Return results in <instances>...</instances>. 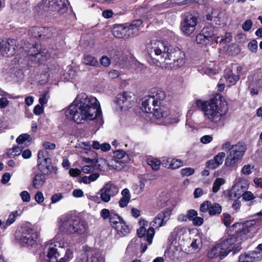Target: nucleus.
Listing matches in <instances>:
<instances>
[{"instance_id":"nucleus-1","label":"nucleus","mask_w":262,"mask_h":262,"mask_svg":"<svg viewBox=\"0 0 262 262\" xmlns=\"http://www.w3.org/2000/svg\"><path fill=\"white\" fill-rule=\"evenodd\" d=\"M67 117L77 124L84 123L85 121L95 119L99 124L103 123L102 112L98 100L85 93L78 94L67 109Z\"/></svg>"},{"instance_id":"nucleus-2","label":"nucleus","mask_w":262,"mask_h":262,"mask_svg":"<svg viewBox=\"0 0 262 262\" xmlns=\"http://www.w3.org/2000/svg\"><path fill=\"white\" fill-rule=\"evenodd\" d=\"M249 231L247 225L239 223L234 224L227 231L228 237L209 251L208 257L213 258L219 256L222 259L232 251L233 254L238 252L242 248L240 244Z\"/></svg>"},{"instance_id":"nucleus-3","label":"nucleus","mask_w":262,"mask_h":262,"mask_svg":"<svg viewBox=\"0 0 262 262\" xmlns=\"http://www.w3.org/2000/svg\"><path fill=\"white\" fill-rule=\"evenodd\" d=\"M195 103L208 122L204 123L202 126L210 128L211 125H217L225 120L228 112L226 102H219L217 99H212L207 101L197 100Z\"/></svg>"},{"instance_id":"nucleus-4","label":"nucleus","mask_w":262,"mask_h":262,"mask_svg":"<svg viewBox=\"0 0 262 262\" xmlns=\"http://www.w3.org/2000/svg\"><path fill=\"white\" fill-rule=\"evenodd\" d=\"M169 47L166 46L161 40H154L146 45V50L150 56L149 62L157 67H161V63L166 61L168 57L167 52Z\"/></svg>"},{"instance_id":"nucleus-5","label":"nucleus","mask_w":262,"mask_h":262,"mask_svg":"<svg viewBox=\"0 0 262 262\" xmlns=\"http://www.w3.org/2000/svg\"><path fill=\"white\" fill-rule=\"evenodd\" d=\"M59 230L67 234H84L86 232L87 226L83 222L76 220L75 216L64 214L59 219Z\"/></svg>"},{"instance_id":"nucleus-6","label":"nucleus","mask_w":262,"mask_h":262,"mask_svg":"<svg viewBox=\"0 0 262 262\" xmlns=\"http://www.w3.org/2000/svg\"><path fill=\"white\" fill-rule=\"evenodd\" d=\"M222 149L228 150L227 156L225 160V164L228 167H234L238 161L242 159L246 149V145L238 142L232 145L229 141H226L222 145Z\"/></svg>"},{"instance_id":"nucleus-7","label":"nucleus","mask_w":262,"mask_h":262,"mask_svg":"<svg viewBox=\"0 0 262 262\" xmlns=\"http://www.w3.org/2000/svg\"><path fill=\"white\" fill-rule=\"evenodd\" d=\"M165 92L160 89L154 88L150 90L149 94L142 99L141 109L147 113H153L154 110L159 105L165 98Z\"/></svg>"},{"instance_id":"nucleus-8","label":"nucleus","mask_w":262,"mask_h":262,"mask_svg":"<svg viewBox=\"0 0 262 262\" xmlns=\"http://www.w3.org/2000/svg\"><path fill=\"white\" fill-rule=\"evenodd\" d=\"M67 246L68 243L63 241L62 234H57L45 247V253L47 254L48 261L58 262L60 251L58 250L57 248H67Z\"/></svg>"},{"instance_id":"nucleus-9","label":"nucleus","mask_w":262,"mask_h":262,"mask_svg":"<svg viewBox=\"0 0 262 262\" xmlns=\"http://www.w3.org/2000/svg\"><path fill=\"white\" fill-rule=\"evenodd\" d=\"M171 215V210L169 209H165L163 211L158 213L155 217L154 221L150 223L151 227L147 230V235L146 241L149 245H151L152 242L153 237L155 235V228H159L164 226L170 219Z\"/></svg>"},{"instance_id":"nucleus-10","label":"nucleus","mask_w":262,"mask_h":262,"mask_svg":"<svg viewBox=\"0 0 262 262\" xmlns=\"http://www.w3.org/2000/svg\"><path fill=\"white\" fill-rule=\"evenodd\" d=\"M20 233L19 238L20 244L28 248H32L37 245L39 233L31 229L28 224L21 226L19 229Z\"/></svg>"},{"instance_id":"nucleus-11","label":"nucleus","mask_w":262,"mask_h":262,"mask_svg":"<svg viewBox=\"0 0 262 262\" xmlns=\"http://www.w3.org/2000/svg\"><path fill=\"white\" fill-rule=\"evenodd\" d=\"M21 48L27 53L28 56L35 58V60L38 62L43 61L51 56V54L46 49H41L40 46L38 44L31 45L27 42L24 46H21Z\"/></svg>"},{"instance_id":"nucleus-12","label":"nucleus","mask_w":262,"mask_h":262,"mask_svg":"<svg viewBox=\"0 0 262 262\" xmlns=\"http://www.w3.org/2000/svg\"><path fill=\"white\" fill-rule=\"evenodd\" d=\"M38 167L43 175L56 172L57 169L52 164L51 159L48 157V151L40 150L38 153Z\"/></svg>"},{"instance_id":"nucleus-13","label":"nucleus","mask_w":262,"mask_h":262,"mask_svg":"<svg viewBox=\"0 0 262 262\" xmlns=\"http://www.w3.org/2000/svg\"><path fill=\"white\" fill-rule=\"evenodd\" d=\"M217 35V29L213 26H206L196 36L195 40L198 44L202 45H211L214 42V37H216Z\"/></svg>"},{"instance_id":"nucleus-14","label":"nucleus","mask_w":262,"mask_h":262,"mask_svg":"<svg viewBox=\"0 0 262 262\" xmlns=\"http://www.w3.org/2000/svg\"><path fill=\"white\" fill-rule=\"evenodd\" d=\"M217 35V29L213 26H206L196 36L195 40L198 44L202 45H211L214 42V37H216Z\"/></svg>"},{"instance_id":"nucleus-15","label":"nucleus","mask_w":262,"mask_h":262,"mask_svg":"<svg viewBox=\"0 0 262 262\" xmlns=\"http://www.w3.org/2000/svg\"><path fill=\"white\" fill-rule=\"evenodd\" d=\"M198 23V17L191 13H187L181 23V30L187 36L190 35L195 30Z\"/></svg>"},{"instance_id":"nucleus-16","label":"nucleus","mask_w":262,"mask_h":262,"mask_svg":"<svg viewBox=\"0 0 262 262\" xmlns=\"http://www.w3.org/2000/svg\"><path fill=\"white\" fill-rule=\"evenodd\" d=\"M152 113L155 119L165 125L172 123L176 120L169 109L161 104L157 106Z\"/></svg>"},{"instance_id":"nucleus-17","label":"nucleus","mask_w":262,"mask_h":262,"mask_svg":"<svg viewBox=\"0 0 262 262\" xmlns=\"http://www.w3.org/2000/svg\"><path fill=\"white\" fill-rule=\"evenodd\" d=\"M249 183L247 180L242 178H237L235 180V184L232 186L229 197L231 200L239 199L242 194L248 188Z\"/></svg>"},{"instance_id":"nucleus-18","label":"nucleus","mask_w":262,"mask_h":262,"mask_svg":"<svg viewBox=\"0 0 262 262\" xmlns=\"http://www.w3.org/2000/svg\"><path fill=\"white\" fill-rule=\"evenodd\" d=\"M43 9L45 11H57L64 13L69 5L68 0H43Z\"/></svg>"},{"instance_id":"nucleus-19","label":"nucleus","mask_w":262,"mask_h":262,"mask_svg":"<svg viewBox=\"0 0 262 262\" xmlns=\"http://www.w3.org/2000/svg\"><path fill=\"white\" fill-rule=\"evenodd\" d=\"M119 192V188L112 182L104 184L100 190L99 194L100 199L104 203H108L112 197L116 196Z\"/></svg>"},{"instance_id":"nucleus-20","label":"nucleus","mask_w":262,"mask_h":262,"mask_svg":"<svg viewBox=\"0 0 262 262\" xmlns=\"http://www.w3.org/2000/svg\"><path fill=\"white\" fill-rule=\"evenodd\" d=\"M167 53L168 57L166 58V60H173L174 67L177 68L181 67L185 63V53L179 48L169 47Z\"/></svg>"},{"instance_id":"nucleus-21","label":"nucleus","mask_w":262,"mask_h":262,"mask_svg":"<svg viewBox=\"0 0 262 262\" xmlns=\"http://www.w3.org/2000/svg\"><path fill=\"white\" fill-rule=\"evenodd\" d=\"M84 250L85 253L82 257L77 258L76 262H104V257L91 248L85 246Z\"/></svg>"},{"instance_id":"nucleus-22","label":"nucleus","mask_w":262,"mask_h":262,"mask_svg":"<svg viewBox=\"0 0 262 262\" xmlns=\"http://www.w3.org/2000/svg\"><path fill=\"white\" fill-rule=\"evenodd\" d=\"M16 40L9 38L7 41H0V54L8 57L12 56L15 53Z\"/></svg>"},{"instance_id":"nucleus-23","label":"nucleus","mask_w":262,"mask_h":262,"mask_svg":"<svg viewBox=\"0 0 262 262\" xmlns=\"http://www.w3.org/2000/svg\"><path fill=\"white\" fill-rule=\"evenodd\" d=\"M114 154L115 159L111 161L112 165L114 168L120 170L128 162V156L122 150H116Z\"/></svg>"},{"instance_id":"nucleus-24","label":"nucleus","mask_w":262,"mask_h":262,"mask_svg":"<svg viewBox=\"0 0 262 262\" xmlns=\"http://www.w3.org/2000/svg\"><path fill=\"white\" fill-rule=\"evenodd\" d=\"M115 102L121 110H125L132 106L133 100L127 93H123L117 96Z\"/></svg>"},{"instance_id":"nucleus-25","label":"nucleus","mask_w":262,"mask_h":262,"mask_svg":"<svg viewBox=\"0 0 262 262\" xmlns=\"http://www.w3.org/2000/svg\"><path fill=\"white\" fill-rule=\"evenodd\" d=\"M149 245L141 241V239L138 238H134L131 240L126 248L128 252L135 253L137 252L139 246L141 248V252L144 253L147 248V245Z\"/></svg>"},{"instance_id":"nucleus-26","label":"nucleus","mask_w":262,"mask_h":262,"mask_svg":"<svg viewBox=\"0 0 262 262\" xmlns=\"http://www.w3.org/2000/svg\"><path fill=\"white\" fill-rule=\"evenodd\" d=\"M249 89L252 95L258 93V88H262V74H257L253 77H249Z\"/></svg>"},{"instance_id":"nucleus-27","label":"nucleus","mask_w":262,"mask_h":262,"mask_svg":"<svg viewBox=\"0 0 262 262\" xmlns=\"http://www.w3.org/2000/svg\"><path fill=\"white\" fill-rule=\"evenodd\" d=\"M29 34L34 38H40L42 36L49 38L52 36L51 30L43 27H33L29 30Z\"/></svg>"},{"instance_id":"nucleus-28","label":"nucleus","mask_w":262,"mask_h":262,"mask_svg":"<svg viewBox=\"0 0 262 262\" xmlns=\"http://www.w3.org/2000/svg\"><path fill=\"white\" fill-rule=\"evenodd\" d=\"M112 33L115 37L119 38L131 37L127 27L123 25H115L113 27Z\"/></svg>"},{"instance_id":"nucleus-29","label":"nucleus","mask_w":262,"mask_h":262,"mask_svg":"<svg viewBox=\"0 0 262 262\" xmlns=\"http://www.w3.org/2000/svg\"><path fill=\"white\" fill-rule=\"evenodd\" d=\"M225 155V153L223 151L218 153L213 159L207 161L206 163L207 167L210 169H214L221 165L223 162Z\"/></svg>"},{"instance_id":"nucleus-30","label":"nucleus","mask_w":262,"mask_h":262,"mask_svg":"<svg viewBox=\"0 0 262 262\" xmlns=\"http://www.w3.org/2000/svg\"><path fill=\"white\" fill-rule=\"evenodd\" d=\"M185 0H170L167 1L165 3L156 5L153 7L151 11L153 12H156L158 10H161L163 9L167 8L173 6L174 5H184Z\"/></svg>"},{"instance_id":"nucleus-31","label":"nucleus","mask_w":262,"mask_h":262,"mask_svg":"<svg viewBox=\"0 0 262 262\" xmlns=\"http://www.w3.org/2000/svg\"><path fill=\"white\" fill-rule=\"evenodd\" d=\"M142 24L141 19H137L132 21V24L127 27L131 37H134L139 34V27Z\"/></svg>"},{"instance_id":"nucleus-32","label":"nucleus","mask_w":262,"mask_h":262,"mask_svg":"<svg viewBox=\"0 0 262 262\" xmlns=\"http://www.w3.org/2000/svg\"><path fill=\"white\" fill-rule=\"evenodd\" d=\"M140 223L142 226L137 230V233L139 237L138 238L141 239V241L143 242H147V241L145 240L146 238L147 231L145 227V226L147 225V222L144 220H142L140 221Z\"/></svg>"},{"instance_id":"nucleus-33","label":"nucleus","mask_w":262,"mask_h":262,"mask_svg":"<svg viewBox=\"0 0 262 262\" xmlns=\"http://www.w3.org/2000/svg\"><path fill=\"white\" fill-rule=\"evenodd\" d=\"M114 228L120 236H125L130 232L128 226L123 221L119 223Z\"/></svg>"},{"instance_id":"nucleus-34","label":"nucleus","mask_w":262,"mask_h":262,"mask_svg":"<svg viewBox=\"0 0 262 262\" xmlns=\"http://www.w3.org/2000/svg\"><path fill=\"white\" fill-rule=\"evenodd\" d=\"M225 78L229 86L236 84L239 79V75L234 74L232 72L227 73L225 75Z\"/></svg>"},{"instance_id":"nucleus-35","label":"nucleus","mask_w":262,"mask_h":262,"mask_svg":"<svg viewBox=\"0 0 262 262\" xmlns=\"http://www.w3.org/2000/svg\"><path fill=\"white\" fill-rule=\"evenodd\" d=\"M45 182V178L43 174H37L33 180V186L34 188L38 189L41 187Z\"/></svg>"},{"instance_id":"nucleus-36","label":"nucleus","mask_w":262,"mask_h":262,"mask_svg":"<svg viewBox=\"0 0 262 262\" xmlns=\"http://www.w3.org/2000/svg\"><path fill=\"white\" fill-rule=\"evenodd\" d=\"M256 255L254 252L242 254L239 257L238 262H253L256 258Z\"/></svg>"},{"instance_id":"nucleus-37","label":"nucleus","mask_w":262,"mask_h":262,"mask_svg":"<svg viewBox=\"0 0 262 262\" xmlns=\"http://www.w3.org/2000/svg\"><path fill=\"white\" fill-rule=\"evenodd\" d=\"M100 177L98 172H95L91 174L89 176H84L81 178L80 182H82L85 184H90L92 182L96 181Z\"/></svg>"},{"instance_id":"nucleus-38","label":"nucleus","mask_w":262,"mask_h":262,"mask_svg":"<svg viewBox=\"0 0 262 262\" xmlns=\"http://www.w3.org/2000/svg\"><path fill=\"white\" fill-rule=\"evenodd\" d=\"M232 36L230 33L226 32L225 33L224 37L216 35L214 37V42L217 43H229L231 41Z\"/></svg>"},{"instance_id":"nucleus-39","label":"nucleus","mask_w":262,"mask_h":262,"mask_svg":"<svg viewBox=\"0 0 262 262\" xmlns=\"http://www.w3.org/2000/svg\"><path fill=\"white\" fill-rule=\"evenodd\" d=\"M222 206L218 203H213L211 204L209 214L211 216L219 215L222 212Z\"/></svg>"},{"instance_id":"nucleus-40","label":"nucleus","mask_w":262,"mask_h":262,"mask_svg":"<svg viewBox=\"0 0 262 262\" xmlns=\"http://www.w3.org/2000/svg\"><path fill=\"white\" fill-rule=\"evenodd\" d=\"M31 138L30 135L27 134H23L17 137V144H24L25 146H28L31 142Z\"/></svg>"},{"instance_id":"nucleus-41","label":"nucleus","mask_w":262,"mask_h":262,"mask_svg":"<svg viewBox=\"0 0 262 262\" xmlns=\"http://www.w3.org/2000/svg\"><path fill=\"white\" fill-rule=\"evenodd\" d=\"M83 62L86 65L90 66H97L98 65L97 59L90 55H85L83 59Z\"/></svg>"},{"instance_id":"nucleus-42","label":"nucleus","mask_w":262,"mask_h":262,"mask_svg":"<svg viewBox=\"0 0 262 262\" xmlns=\"http://www.w3.org/2000/svg\"><path fill=\"white\" fill-rule=\"evenodd\" d=\"M147 163L153 170H158L160 168L161 162L157 159L149 158L147 160Z\"/></svg>"},{"instance_id":"nucleus-43","label":"nucleus","mask_w":262,"mask_h":262,"mask_svg":"<svg viewBox=\"0 0 262 262\" xmlns=\"http://www.w3.org/2000/svg\"><path fill=\"white\" fill-rule=\"evenodd\" d=\"M109 220L113 228L115 227L118 225V224H119V223L123 221L118 214L115 213L114 212H113L112 214L111 215V217Z\"/></svg>"},{"instance_id":"nucleus-44","label":"nucleus","mask_w":262,"mask_h":262,"mask_svg":"<svg viewBox=\"0 0 262 262\" xmlns=\"http://www.w3.org/2000/svg\"><path fill=\"white\" fill-rule=\"evenodd\" d=\"M16 217V211L12 212L8 217V219L6 221V223L3 224L2 228L3 229H6L9 226L13 224L15 221Z\"/></svg>"},{"instance_id":"nucleus-45","label":"nucleus","mask_w":262,"mask_h":262,"mask_svg":"<svg viewBox=\"0 0 262 262\" xmlns=\"http://www.w3.org/2000/svg\"><path fill=\"white\" fill-rule=\"evenodd\" d=\"M225 183V180L223 178H217L213 182L212 191L214 193H216L220 189L221 186Z\"/></svg>"},{"instance_id":"nucleus-46","label":"nucleus","mask_w":262,"mask_h":262,"mask_svg":"<svg viewBox=\"0 0 262 262\" xmlns=\"http://www.w3.org/2000/svg\"><path fill=\"white\" fill-rule=\"evenodd\" d=\"M183 165V162L182 160L178 159H171V163L169 165L168 168L175 169L182 167Z\"/></svg>"},{"instance_id":"nucleus-47","label":"nucleus","mask_w":262,"mask_h":262,"mask_svg":"<svg viewBox=\"0 0 262 262\" xmlns=\"http://www.w3.org/2000/svg\"><path fill=\"white\" fill-rule=\"evenodd\" d=\"M73 257V251L70 248L66 250L64 257L60 258L58 262H68Z\"/></svg>"},{"instance_id":"nucleus-48","label":"nucleus","mask_w":262,"mask_h":262,"mask_svg":"<svg viewBox=\"0 0 262 262\" xmlns=\"http://www.w3.org/2000/svg\"><path fill=\"white\" fill-rule=\"evenodd\" d=\"M231 215L227 213H224L222 215V221L226 226H229L231 224Z\"/></svg>"},{"instance_id":"nucleus-49","label":"nucleus","mask_w":262,"mask_h":262,"mask_svg":"<svg viewBox=\"0 0 262 262\" xmlns=\"http://www.w3.org/2000/svg\"><path fill=\"white\" fill-rule=\"evenodd\" d=\"M243 199L245 201H250L254 200L256 198L251 191H245L242 194Z\"/></svg>"},{"instance_id":"nucleus-50","label":"nucleus","mask_w":262,"mask_h":262,"mask_svg":"<svg viewBox=\"0 0 262 262\" xmlns=\"http://www.w3.org/2000/svg\"><path fill=\"white\" fill-rule=\"evenodd\" d=\"M211 204V202L209 201L204 202L200 206V210L202 212H206L207 211L209 212Z\"/></svg>"},{"instance_id":"nucleus-51","label":"nucleus","mask_w":262,"mask_h":262,"mask_svg":"<svg viewBox=\"0 0 262 262\" xmlns=\"http://www.w3.org/2000/svg\"><path fill=\"white\" fill-rule=\"evenodd\" d=\"M114 211H110L107 209H102L100 211V216L102 217L104 220H106L107 219H109L111 217V215L112 214Z\"/></svg>"},{"instance_id":"nucleus-52","label":"nucleus","mask_w":262,"mask_h":262,"mask_svg":"<svg viewBox=\"0 0 262 262\" xmlns=\"http://www.w3.org/2000/svg\"><path fill=\"white\" fill-rule=\"evenodd\" d=\"M194 172V169L190 167L184 168L181 169V173L182 176L187 177L192 174Z\"/></svg>"},{"instance_id":"nucleus-53","label":"nucleus","mask_w":262,"mask_h":262,"mask_svg":"<svg viewBox=\"0 0 262 262\" xmlns=\"http://www.w3.org/2000/svg\"><path fill=\"white\" fill-rule=\"evenodd\" d=\"M95 166L96 165H86L82 167L81 171L84 173H89L94 170Z\"/></svg>"},{"instance_id":"nucleus-54","label":"nucleus","mask_w":262,"mask_h":262,"mask_svg":"<svg viewBox=\"0 0 262 262\" xmlns=\"http://www.w3.org/2000/svg\"><path fill=\"white\" fill-rule=\"evenodd\" d=\"M253 23L250 19H247L242 25V29L245 31H249L252 28Z\"/></svg>"},{"instance_id":"nucleus-55","label":"nucleus","mask_w":262,"mask_h":262,"mask_svg":"<svg viewBox=\"0 0 262 262\" xmlns=\"http://www.w3.org/2000/svg\"><path fill=\"white\" fill-rule=\"evenodd\" d=\"M248 48L252 52L255 53L257 50V42L256 40H252L248 45Z\"/></svg>"},{"instance_id":"nucleus-56","label":"nucleus","mask_w":262,"mask_h":262,"mask_svg":"<svg viewBox=\"0 0 262 262\" xmlns=\"http://www.w3.org/2000/svg\"><path fill=\"white\" fill-rule=\"evenodd\" d=\"M213 140V137L212 135H207L202 136L200 140L203 144H208L210 143Z\"/></svg>"},{"instance_id":"nucleus-57","label":"nucleus","mask_w":262,"mask_h":262,"mask_svg":"<svg viewBox=\"0 0 262 262\" xmlns=\"http://www.w3.org/2000/svg\"><path fill=\"white\" fill-rule=\"evenodd\" d=\"M197 215V211L193 209H190L188 210L187 213L188 219L191 221H192L195 219Z\"/></svg>"},{"instance_id":"nucleus-58","label":"nucleus","mask_w":262,"mask_h":262,"mask_svg":"<svg viewBox=\"0 0 262 262\" xmlns=\"http://www.w3.org/2000/svg\"><path fill=\"white\" fill-rule=\"evenodd\" d=\"M130 200V198L122 197L119 202V206L121 208L126 207L129 202Z\"/></svg>"},{"instance_id":"nucleus-59","label":"nucleus","mask_w":262,"mask_h":262,"mask_svg":"<svg viewBox=\"0 0 262 262\" xmlns=\"http://www.w3.org/2000/svg\"><path fill=\"white\" fill-rule=\"evenodd\" d=\"M254 166L248 164L244 166L242 169V172L244 174H249L251 173V170L253 169Z\"/></svg>"},{"instance_id":"nucleus-60","label":"nucleus","mask_w":262,"mask_h":262,"mask_svg":"<svg viewBox=\"0 0 262 262\" xmlns=\"http://www.w3.org/2000/svg\"><path fill=\"white\" fill-rule=\"evenodd\" d=\"M100 63L104 67H108L111 63L110 59L106 56H103L100 59Z\"/></svg>"},{"instance_id":"nucleus-61","label":"nucleus","mask_w":262,"mask_h":262,"mask_svg":"<svg viewBox=\"0 0 262 262\" xmlns=\"http://www.w3.org/2000/svg\"><path fill=\"white\" fill-rule=\"evenodd\" d=\"M20 196L24 202H28L30 200V195L27 191H23L20 193Z\"/></svg>"},{"instance_id":"nucleus-62","label":"nucleus","mask_w":262,"mask_h":262,"mask_svg":"<svg viewBox=\"0 0 262 262\" xmlns=\"http://www.w3.org/2000/svg\"><path fill=\"white\" fill-rule=\"evenodd\" d=\"M42 145L45 148L44 150H45L46 151H47L46 150L47 149L53 150L56 147L55 144H54L53 143L50 142H45L43 143Z\"/></svg>"},{"instance_id":"nucleus-63","label":"nucleus","mask_w":262,"mask_h":262,"mask_svg":"<svg viewBox=\"0 0 262 262\" xmlns=\"http://www.w3.org/2000/svg\"><path fill=\"white\" fill-rule=\"evenodd\" d=\"M43 111V106L41 105L37 104L35 106L34 110H33V113L36 115H39L42 113Z\"/></svg>"},{"instance_id":"nucleus-64","label":"nucleus","mask_w":262,"mask_h":262,"mask_svg":"<svg viewBox=\"0 0 262 262\" xmlns=\"http://www.w3.org/2000/svg\"><path fill=\"white\" fill-rule=\"evenodd\" d=\"M63 198V196L61 193H58L54 194L51 198L52 203H56L59 202L61 199Z\"/></svg>"}]
</instances>
